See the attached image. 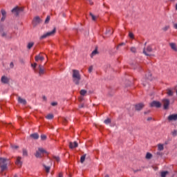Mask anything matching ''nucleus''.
Wrapping results in <instances>:
<instances>
[{
  "mask_svg": "<svg viewBox=\"0 0 177 177\" xmlns=\"http://www.w3.org/2000/svg\"><path fill=\"white\" fill-rule=\"evenodd\" d=\"M72 80L75 85H79L81 82V74H80V71L73 70Z\"/></svg>",
  "mask_w": 177,
  "mask_h": 177,
  "instance_id": "f257e3e1",
  "label": "nucleus"
},
{
  "mask_svg": "<svg viewBox=\"0 0 177 177\" xmlns=\"http://www.w3.org/2000/svg\"><path fill=\"white\" fill-rule=\"evenodd\" d=\"M8 159L0 158V168L1 169V174L3 175V171L8 168Z\"/></svg>",
  "mask_w": 177,
  "mask_h": 177,
  "instance_id": "f03ea898",
  "label": "nucleus"
},
{
  "mask_svg": "<svg viewBox=\"0 0 177 177\" xmlns=\"http://www.w3.org/2000/svg\"><path fill=\"white\" fill-rule=\"evenodd\" d=\"M55 34H56V28H54L53 30L41 35L39 39H45V38H48V37H52V35H55Z\"/></svg>",
  "mask_w": 177,
  "mask_h": 177,
  "instance_id": "7ed1b4c3",
  "label": "nucleus"
},
{
  "mask_svg": "<svg viewBox=\"0 0 177 177\" xmlns=\"http://www.w3.org/2000/svg\"><path fill=\"white\" fill-rule=\"evenodd\" d=\"M23 10H24V8H23V7L16 6L11 10V12L12 13L15 15V16H19V15H20V13H21Z\"/></svg>",
  "mask_w": 177,
  "mask_h": 177,
  "instance_id": "20e7f679",
  "label": "nucleus"
},
{
  "mask_svg": "<svg viewBox=\"0 0 177 177\" xmlns=\"http://www.w3.org/2000/svg\"><path fill=\"white\" fill-rule=\"evenodd\" d=\"M44 153H46V151L44 149V148L39 147L38 148V150L36 151L35 157L37 158H41L42 154H44Z\"/></svg>",
  "mask_w": 177,
  "mask_h": 177,
  "instance_id": "39448f33",
  "label": "nucleus"
},
{
  "mask_svg": "<svg viewBox=\"0 0 177 177\" xmlns=\"http://www.w3.org/2000/svg\"><path fill=\"white\" fill-rule=\"evenodd\" d=\"M41 23H42V19H41L39 17H35L32 21L33 27H37V26L41 24Z\"/></svg>",
  "mask_w": 177,
  "mask_h": 177,
  "instance_id": "423d86ee",
  "label": "nucleus"
},
{
  "mask_svg": "<svg viewBox=\"0 0 177 177\" xmlns=\"http://www.w3.org/2000/svg\"><path fill=\"white\" fill-rule=\"evenodd\" d=\"M162 104H163V107L165 110H168L169 107V100L165 98L162 100Z\"/></svg>",
  "mask_w": 177,
  "mask_h": 177,
  "instance_id": "0eeeda50",
  "label": "nucleus"
},
{
  "mask_svg": "<svg viewBox=\"0 0 177 177\" xmlns=\"http://www.w3.org/2000/svg\"><path fill=\"white\" fill-rule=\"evenodd\" d=\"M150 106L160 109V107H161V103L158 101H153L152 102L150 103Z\"/></svg>",
  "mask_w": 177,
  "mask_h": 177,
  "instance_id": "6e6552de",
  "label": "nucleus"
},
{
  "mask_svg": "<svg viewBox=\"0 0 177 177\" xmlns=\"http://www.w3.org/2000/svg\"><path fill=\"white\" fill-rule=\"evenodd\" d=\"M39 77H41V75H44L45 74V68L42 65H39V71H37Z\"/></svg>",
  "mask_w": 177,
  "mask_h": 177,
  "instance_id": "1a4fd4ad",
  "label": "nucleus"
},
{
  "mask_svg": "<svg viewBox=\"0 0 177 177\" xmlns=\"http://www.w3.org/2000/svg\"><path fill=\"white\" fill-rule=\"evenodd\" d=\"M167 120L169 121H177V114H171L169 115Z\"/></svg>",
  "mask_w": 177,
  "mask_h": 177,
  "instance_id": "9d476101",
  "label": "nucleus"
},
{
  "mask_svg": "<svg viewBox=\"0 0 177 177\" xmlns=\"http://www.w3.org/2000/svg\"><path fill=\"white\" fill-rule=\"evenodd\" d=\"M143 107H145V104L139 103L136 105V110H137V111H140Z\"/></svg>",
  "mask_w": 177,
  "mask_h": 177,
  "instance_id": "9b49d317",
  "label": "nucleus"
},
{
  "mask_svg": "<svg viewBox=\"0 0 177 177\" xmlns=\"http://www.w3.org/2000/svg\"><path fill=\"white\" fill-rule=\"evenodd\" d=\"M16 165H17L18 167H21V165H23V162H21V157L18 156L17 158V160L15 162Z\"/></svg>",
  "mask_w": 177,
  "mask_h": 177,
  "instance_id": "f8f14e48",
  "label": "nucleus"
},
{
  "mask_svg": "<svg viewBox=\"0 0 177 177\" xmlns=\"http://www.w3.org/2000/svg\"><path fill=\"white\" fill-rule=\"evenodd\" d=\"M1 81L3 84H9V77L3 76L1 79Z\"/></svg>",
  "mask_w": 177,
  "mask_h": 177,
  "instance_id": "ddd939ff",
  "label": "nucleus"
},
{
  "mask_svg": "<svg viewBox=\"0 0 177 177\" xmlns=\"http://www.w3.org/2000/svg\"><path fill=\"white\" fill-rule=\"evenodd\" d=\"M17 101L21 104H27V101L26 100V99L21 98V97H18Z\"/></svg>",
  "mask_w": 177,
  "mask_h": 177,
  "instance_id": "4468645a",
  "label": "nucleus"
},
{
  "mask_svg": "<svg viewBox=\"0 0 177 177\" xmlns=\"http://www.w3.org/2000/svg\"><path fill=\"white\" fill-rule=\"evenodd\" d=\"M69 147L70 149H75V147H78V143L75 141L74 142H71L69 143Z\"/></svg>",
  "mask_w": 177,
  "mask_h": 177,
  "instance_id": "2eb2a0df",
  "label": "nucleus"
},
{
  "mask_svg": "<svg viewBox=\"0 0 177 177\" xmlns=\"http://www.w3.org/2000/svg\"><path fill=\"white\" fill-rule=\"evenodd\" d=\"M35 62H39V60H41V62H44V60H45V58L39 55H36L35 57Z\"/></svg>",
  "mask_w": 177,
  "mask_h": 177,
  "instance_id": "dca6fc26",
  "label": "nucleus"
},
{
  "mask_svg": "<svg viewBox=\"0 0 177 177\" xmlns=\"http://www.w3.org/2000/svg\"><path fill=\"white\" fill-rule=\"evenodd\" d=\"M169 46L172 49V50H174V52H177V46L175 43H169Z\"/></svg>",
  "mask_w": 177,
  "mask_h": 177,
  "instance_id": "f3484780",
  "label": "nucleus"
},
{
  "mask_svg": "<svg viewBox=\"0 0 177 177\" xmlns=\"http://www.w3.org/2000/svg\"><path fill=\"white\" fill-rule=\"evenodd\" d=\"M167 95L168 96H174V91L171 88H167Z\"/></svg>",
  "mask_w": 177,
  "mask_h": 177,
  "instance_id": "a211bd4d",
  "label": "nucleus"
},
{
  "mask_svg": "<svg viewBox=\"0 0 177 177\" xmlns=\"http://www.w3.org/2000/svg\"><path fill=\"white\" fill-rule=\"evenodd\" d=\"M30 138L35 140L39 139V135H38V133H35L30 134Z\"/></svg>",
  "mask_w": 177,
  "mask_h": 177,
  "instance_id": "6ab92c4d",
  "label": "nucleus"
},
{
  "mask_svg": "<svg viewBox=\"0 0 177 177\" xmlns=\"http://www.w3.org/2000/svg\"><path fill=\"white\" fill-rule=\"evenodd\" d=\"M145 78H147V80H149V81H151L152 77H151V74L150 72H148L146 75H145Z\"/></svg>",
  "mask_w": 177,
  "mask_h": 177,
  "instance_id": "aec40b11",
  "label": "nucleus"
},
{
  "mask_svg": "<svg viewBox=\"0 0 177 177\" xmlns=\"http://www.w3.org/2000/svg\"><path fill=\"white\" fill-rule=\"evenodd\" d=\"M158 151H162V150H164V145L158 144Z\"/></svg>",
  "mask_w": 177,
  "mask_h": 177,
  "instance_id": "412c9836",
  "label": "nucleus"
},
{
  "mask_svg": "<svg viewBox=\"0 0 177 177\" xmlns=\"http://www.w3.org/2000/svg\"><path fill=\"white\" fill-rule=\"evenodd\" d=\"M31 67H32L35 73H38V70H37V63L31 64Z\"/></svg>",
  "mask_w": 177,
  "mask_h": 177,
  "instance_id": "4be33fe9",
  "label": "nucleus"
},
{
  "mask_svg": "<svg viewBox=\"0 0 177 177\" xmlns=\"http://www.w3.org/2000/svg\"><path fill=\"white\" fill-rule=\"evenodd\" d=\"M85 158H86V154H84L82 156H81V158H80V162L82 164H84V162H85Z\"/></svg>",
  "mask_w": 177,
  "mask_h": 177,
  "instance_id": "5701e85b",
  "label": "nucleus"
},
{
  "mask_svg": "<svg viewBox=\"0 0 177 177\" xmlns=\"http://www.w3.org/2000/svg\"><path fill=\"white\" fill-rule=\"evenodd\" d=\"M34 46V42H29L27 45L28 49H31Z\"/></svg>",
  "mask_w": 177,
  "mask_h": 177,
  "instance_id": "b1692460",
  "label": "nucleus"
},
{
  "mask_svg": "<svg viewBox=\"0 0 177 177\" xmlns=\"http://www.w3.org/2000/svg\"><path fill=\"white\" fill-rule=\"evenodd\" d=\"M97 53H98L97 50H96V49L94 50L91 55V57H93V56H96V55H97Z\"/></svg>",
  "mask_w": 177,
  "mask_h": 177,
  "instance_id": "393cba45",
  "label": "nucleus"
},
{
  "mask_svg": "<svg viewBox=\"0 0 177 177\" xmlns=\"http://www.w3.org/2000/svg\"><path fill=\"white\" fill-rule=\"evenodd\" d=\"M22 152H23V156L24 157H27V156H28V152L27 151V149H24Z\"/></svg>",
  "mask_w": 177,
  "mask_h": 177,
  "instance_id": "a878e982",
  "label": "nucleus"
},
{
  "mask_svg": "<svg viewBox=\"0 0 177 177\" xmlns=\"http://www.w3.org/2000/svg\"><path fill=\"white\" fill-rule=\"evenodd\" d=\"M44 167L46 169V172H47V174H49V171H50V167L46 166L45 165H44Z\"/></svg>",
  "mask_w": 177,
  "mask_h": 177,
  "instance_id": "bb28decb",
  "label": "nucleus"
},
{
  "mask_svg": "<svg viewBox=\"0 0 177 177\" xmlns=\"http://www.w3.org/2000/svg\"><path fill=\"white\" fill-rule=\"evenodd\" d=\"M104 122L106 124V125H109V124L111 123V119L107 118L104 121Z\"/></svg>",
  "mask_w": 177,
  "mask_h": 177,
  "instance_id": "cd10ccee",
  "label": "nucleus"
},
{
  "mask_svg": "<svg viewBox=\"0 0 177 177\" xmlns=\"http://www.w3.org/2000/svg\"><path fill=\"white\" fill-rule=\"evenodd\" d=\"M152 157H153V155H151V153H147V155H146L147 160H150V158H151Z\"/></svg>",
  "mask_w": 177,
  "mask_h": 177,
  "instance_id": "c85d7f7f",
  "label": "nucleus"
},
{
  "mask_svg": "<svg viewBox=\"0 0 177 177\" xmlns=\"http://www.w3.org/2000/svg\"><path fill=\"white\" fill-rule=\"evenodd\" d=\"M46 118L47 120H53V114H48L47 116H46Z\"/></svg>",
  "mask_w": 177,
  "mask_h": 177,
  "instance_id": "c756f323",
  "label": "nucleus"
},
{
  "mask_svg": "<svg viewBox=\"0 0 177 177\" xmlns=\"http://www.w3.org/2000/svg\"><path fill=\"white\" fill-rule=\"evenodd\" d=\"M167 175H168V171H162L161 172V176L162 177H166L167 176Z\"/></svg>",
  "mask_w": 177,
  "mask_h": 177,
  "instance_id": "7c9ffc66",
  "label": "nucleus"
},
{
  "mask_svg": "<svg viewBox=\"0 0 177 177\" xmlns=\"http://www.w3.org/2000/svg\"><path fill=\"white\" fill-rule=\"evenodd\" d=\"M80 95H82V96H85V95H86V90H81L80 91Z\"/></svg>",
  "mask_w": 177,
  "mask_h": 177,
  "instance_id": "2f4dec72",
  "label": "nucleus"
},
{
  "mask_svg": "<svg viewBox=\"0 0 177 177\" xmlns=\"http://www.w3.org/2000/svg\"><path fill=\"white\" fill-rule=\"evenodd\" d=\"M162 31H168L169 30V26H166L162 28Z\"/></svg>",
  "mask_w": 177,
  "mask_h": 177,
  "instance_id": "473e14b6",
  "label": "nucleus"
},
{
  "mask_svg": "<svg viewBox=\"0 0 177 177\" xmlns=\"http://www.w3.org/2000/svg\"><path fill=\"white\" fill-rule=\"evenodd\" d=\"M50 20V16H47V17L45 20V24H48V23H49Z\"/></svg>",
  "mask_w": 177,
  "mask_h": 177,
  "instance_id": "72a5a7b5",
  "label": "nucleus"
},
{
  "mask_svg": "<svg viewBox=\"0 0 177 177\" xmlns=\"http://www.w3.org/2000/svg\"><path fill=\"white\" fill-rule=\"evenodd\" d=\"M131 52H132L133 53H136V47H131L130 48Z\"/></svg>",
  "mask_w": 177,
  "mask_h": 177,
  "instance_id": "f704fd0d",
  "label": "nucleus"
},
{
  "mask_svg": "<svg viewBox=\"0 0 177 177\" xmlns=\"http://www.w3.org/2000/svg\"><path fill=\"white\" fill-rule=\"evenodd\" d=\"M1 37H3V38H6V32H3V31H1Z\"/></svg>",
  "mask_w": 177,
  "mask_h": 177,
  "instance_id": "c9c22d12",
  "label": "nucleus"
},
{
  "mask_svg": "<svg viewBox=\"0 0 177 177\" xmlns=\"http://www.w3.org/2000/svg\"><path fill=\"white\" fill-rule=\"evenodd\" d=\"M147 52H153V48L151 46H149L147 47Z\"/></svg>",
  "mask_w": 177,
  "mask_h": 177,
  "instance_id": "e433bc0d",
  "label": "nucleus"
},
{
  "mask_svg": "<svg viewBox=\"0 0 177 177\" xmlns=\"http://www.w3.org/2000/svg\"><path fill=\"white\" fill-rule=\"evenodd\" d=\"M129 38H131V39H133V38H134L133 33H132V32H129Z\"/></svg>",
  "mask_w": 177,
  "mask_h": 177,
  "instance_id": "4c0bfd02",
  "label": "nucleus"
},
{
  "mask_svg": "<svg viewBox=\"0 0 177 177\" xmlns=\"http://www.w3.org/2000/svg\"><path fill=\"white\" fill-rule=\"evenodd\" d=\"M156 155L157 156V157H162V153L160 151H158L156 152Z\"/></svg>",
  "mask_w": 177,
  "mask_h": 177,
  "instance_id": "58836bf2",
  "label": "nucleus"
},
{
  "mask_svg": "<svg viewBox=\"0 0 177 177\" xmlns=\"http://www.w3.org/2000/svg\"><path fill=\"white\" fill-rule=\"evenodd\" d=\"M53 159L57 160V162L60 161V158L59 156H53Z\"/></svg>",
  "mask_w": 177,
  "mask_h": 177,
  "instance_id": "ea45409f",
  "label": "nucleus"
},
{
  "mask_svg": "<svg viewBox=\"0 0 177 177\" xmlns=\"http://www.w3.org/2000/svg\"><path fill=\"white\" fill-rule=\"evenodd\" d=\"M90 16L91 17L92 20H93L94 21H95V20H96V17L95 15H93V14L90 13Z\"/></svg>",
  "mask_w": 177,
  "mask_h": 177,
  "instance_id": "a19ab883",
  "label": "nucleus"
},
{
  "mask_svg": "<svg viewBox=\"0 0 177 177\" xmlns=\"http://www.w3.org/2000/svg\"><path fill=\"white\" fill-rule=\"evenodd\" d=\"M41 140H46V136L42 134L41 136Z\"/></svg>",
  "mask_w": 177,
  "mask_h": 177,
  "instance_id": "79ce46f5",
  "label": "nucleus"
},
{
  "mask_svg": "<svg viewBox=\"0 0 177 177\" xmlns=\"http://www.w3.org/2000/svg\"><path fill=\"white\" fill-rule=\"evenodd\" d=\"M1 15L2 16L6 17V11L5 10H1Z\"/></svg>",
  "mask_w": 177,
  "mask_h": 177,
  "instance_id": "37998d69",
  "label": "nucleus"
},
{
  "mask_svg": "<svg viewBox=\"0 0 177 177\" xmlns=\"http://www.w3.org/2000/svg\"><path fill=\"white\" fill-rule=\"evenodd\" d=\"M11 147H12V149H15V150L19 149V146H17V145H11Z\"/></svg>",
  "mask_w": 177,
  "mask_h": 177,
  "instance_id": "c03bdc74",
  "label": "nucleus"
},
{
  "mask_svg": "<svg viewBox=\"0 0 177 177\" xmlns=\"http://www.w3.org/2000/svg\"><path fill=\"white\" fill-rule=\"evenodd\" d=\"M171 135H172L173 136H176V135H177V131H176V130H174V131L171 133Z\"/></svg>",
  "mask_w": 177,
  "mask_h": 177,
  "instance_id": "a18cd8bd",
  "label": "nucleus"
},
{
  "mask_svg": "<svg viewBox=\"0 0 177 177\" xmlns=\"http://www.w3.org/2000/svg\"><path fill=\"white\" fill-rule=\"evenodd\" d=\"M93 70V66H90L88 68V73H92Z\"/></svg>",
  "mask_w": 177,
  "mask_h": 177,
  "instance_id": "49530a36",
  "label": "nucleus"
},
{
  "mask_svg": "<svg viewBox=\"0 0 177 177\" xmlns=\"http://www.w3.org/2000/svg\"><path fill=\"white\" fill-rule=\"evenodd\" d=\"M124 45H125V43H121L120 44L118 47H117V49H118V48H120V46H123Z\"/></svg>",
  "mask_w": 177,
  "mask_h": 177,
  "instance_id": "de8ad7c7",
  "label": "nucleus"
},
{
  "mask_svg": "<svg viewBox=\"0 0 177 177\" xmlns=\"http://www.w3.org/2000/svg\"><path fill=\"white\" fill-rule=\"evenodd\" d=\"M51 106H57V102H52Z\"/></svg>",
  "mask_w": 177,
  "mask_h": 177,
  "instance_id": "09e8293b",
  "label": "nucleus"
},
{
  "mask_svg": "<svg viewBox=\"0 0 177 177\" xmlns=\"http://www.w3.org/2000/svg\"><path fill=\"white\" fill-rule=\"evenodd\" d=\"M143 53L145 54L146 56H149V54L146 52V49H144Z\"/></svg>",
  "mask_w": 177,
  "mask_h": 177,
  "instance_id": "8fccbe9b",
  "label": "nucleus"
},
{
  "mask_svg": "<svg viewBox=\"0 0 177 177\" xmlns=\"http://www.w3.org/2000/svg\"><path fill=\"white\" fill-rule=\"evenodd\" d=\"M14 64H13V62H11L10 64V67L11 68H13V67H14Z\"/></svg>",
  "mask_w": 177,
  "mask_h": 177,
  "instance_id": "3c124183",
  "label": "nucleus"
},
{
  "mask_svg": "<svg viewBox=\"0 0 177 177\" xmlns=\"http://www.w3.org/2000/svg\"><path fill=\"white\" fill-rule=\"evenodd\" d=\"M5 19H6V16H3L1 17V21H5Z\"/></svg>",
  "mask_w": 177,
  "mask_h": 177,
  "instance_id": "603ef678",
  "label": "nucleus"
},
{
  "mask_svg": "<svg viewBox=\"0 0 177 177\" xmlns=\"http://www.w3.org/2000/svg\"><path fill=\"white\" fill-rule=\"evenodd\" d=\"M174 28H175V30H177V24H174Z\"/></svg>",
  "mask_w": 177,
  "mask_h": 177,
  "instance_id": "864d4df0",
  "label": "nucleus"
},
{
  "mask_svg": "<svg viewBox=\"0 0 177 177\" xmlns=\"http://www.w3.org/2000/svg\"><path fill=\"white\" fill-rule=\"evenodd\" d=\"M147 120V121H151V120H153V118L149 117Z\"/></svg>",
  "mask_w": 177,
  "mask_h": 177,
  "instance_id": "5fc2aeb1",
  "label": "nucleus"
},
{
  "mask_svg": "<svg viewBox=\"0 0 177 177\" xmlns=\"http://www.w3.org/2000/svg\"><path fill=\"white\" fill-rule=\"evenodd\" d=\"M42 98L44 102H46V97L45 95H44Z\"/></svg>",
  "mask_w": 177,
  "mask_h": 177,
  "instance_id": "6e6d98bb",
  "label": "nucleus"
},
{
  "mask_svg": "<svg viewBox=\"0 0 177 177\" xmlns=\"http://www.w3.org/2000/svg\"><path fill=\"white\" fill-rule=\"evenodd\" d=\"M88 2H89V3H90V5H93V2H92V1L88 0Z\"/></svg>",
  "mask_w": 177,
  "mask_h": 177,
  "instance_id": "4d7b16f0",
  "label": "nucleus"
},
{
  "mask_svg": "<svg viewBox=\"0 0 177 177\" xmlns=\"http://www.w3.org/2000/svg\"><path fill=\"white\" fill-rule=\"evenodd\" d=\"M58 177H63V174L62 173H59Z\"/></svg>",
  "mask_w": 177,
  "mask_h": 177,
  "instance_id": "13d9d810",
  "label": "nucleus"
},
{
  "mask_svg": "<svg viewBox=\"0 0 177 177\" xmlns=\"http://www.w3.org/2000/svg\"><path fill=\"white\" fill-rule=\"evenodd\" d=\"M82 107H84V104H82L80 106V109H82Z\"/></svg>",
  "mask_w": 177,
  "mask_h": 177,
  "instance_id": "bf43d9fd",
  "label": "nucleus"
},
{
  "mask_svg": "<svg viewBox=\"0 0 177 177\" xmlns=\"http://www.w3.org/2000/svg\"><path fill=\"white\" fill-rule=\"evenodd\" d=\"M20 62H21V63H23V64H24V60H23V59H21V60H20Z\"/></svg>",
  "mask_w": 177,
  "mask_h": 177,
  "instance_id": "052dcab7",
  "label": "nucleus"
},
{
  "mask_svg": "<svg viewBox=\"0 0 177 177\" xmlns=\"http://www.w3.org/2000/svg\"><path fill=\"white\" fill-rule=\"evenodd\" d=\"M105 177H109V174L105 175Z\"/></svg>",
  "mask_w": 177,
  "mask_h": 177,
  "instance_id": "680f3d73",
  "label": "nucleus"
},
{
  "mask_svg": "<svg viewBox=\"0 0 177 177\" xmlns=\"http://www.w3.org/2000/svg\"><path fill=\"white\" fill-rule=\"evenodd\" d=\"M134 172H138V170H135Z\"/></svg>",
  "mask_w": 177,
  "mask_h": 177,
  "instance_id": "e2e57ef3",
  "label": "nucleus"
},
{
  "mask_svg": "<svg viewBox=\"0 0 177 177\" xmlns=\"http://www.w3.org/2000/svg\"><path fill=\"white\" fill-rule=\"evenodd\" d=\"M169 1H175V0H169Z\"/></svg>",
  "mask_w": 177,
  "mask_h": 177,
  "instance_id": "0e129e2a",
  "label": "nucleus"
},
{
  "mask_svg": "<svg viewBox=\"0 0 177 177\" xmlns=\"http://www.w3.org/2000/svg\"><path fill=\"white\" fill-rule=\"evenodd\" d=\"M108 32H110V30H108Z\"/></svg>",
  "mask_w": 177,
  "mask_h": 177,
  "instance_id": "69168bd1",
  "label": "nucleus"
},
{
  "mask_svg": "<svg viewBox=\"0 0 177 177\" xmlns=\"http://www.w3.org/2000/svg\"><path fill=\"white\" fill-rule=\"evenodd\" d=\"M145 114H146V112H145Z\"/></svg>",
  "mask_w": 177,
  "mask_h": 177,
  "instance_id": "338daca9",
  "label": "nucleus"
}]
</instances>
